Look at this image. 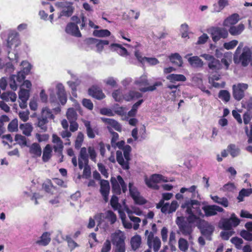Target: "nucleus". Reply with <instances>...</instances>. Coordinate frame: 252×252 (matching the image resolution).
Listing matches in <instances>:
<instances>
[{
    "label": "nucleus",
    "mask_w": 252,
    "mask_h": 252,
    "mask_svg": "<svg viewBox=\"0 0 252 252\" xmlns=\"http://www.w3.org/2000/svg\"><path fill=\"white\" fill-rule=\"evenodd\" d=\"M199 204L200 202L196 200H190L186 202L182 205V207L186 209V213L189 216L187 217H178L176 220V223L179 228L178 233H181L185 236H188L189 240L192 239V234L195 227L194 223L199 219V217L193 212L192 207L197 206Z\"/></svg>",
    "instance_id": "obj_1"
},
{
    "label": "nucleus",
    "mask_w": 252,
    "mask_h": 252,
    "mask_svg": "<svg viewBox=\"0 0 252 252\" xmlns=\"http://www.w3.org/2000/svg\"><path fill=\"white\" fill-rule=\"evenodd\" d=\"M87 149L85 147L81 148L78 157V166L81 170L84 168L83 175L86 178L91 176V167L88 165L89 157L87 152Z\"/></svg>",
    "instance_id": "obj_2"
},
{
    "label": "nucleus",
    "mask_w": 252,
    "mask_h": 252,
    "mask_svg": "<svg viewBox=\"0 0 252 252\" xmlns=\"http://www.w3.org/2000/svg\"><path fill=\"white\" fill-rule=\"evenodd\" d=\"M111 242L114 247V252H126V236L124 233L119 230L111 235Z\"/></svg>",
    "instance_id": "obj_3"
},
{
    "label": "nucleus",
    "mask_w": 252,
    "mask_h": 252,
    "mask_svg": "<svg viewBox=\"0 0 252 252\" xmlns=\"http://www.w3.org/2000/svg\"><path fill=\"white\" fill-rule=\"evenodd\" d=\"M122 150L126 160H124L122 152L121 151L116 152V159L123 169L128 170L129 169V162L130 160V153L131 151V148L129 145H126Z\"/></svg>",
    "instance_id": "obj_4"
},
{
    "label": "nucleus",
    "mask_w": 252,
    "mask_h": 252,
    "mask_svg": "<svg viewBox=\"0 0 252 252\" xmlns=\"http://www.w3.org/2000/svg\"><path fill=\"white\" fill-rule=\"evenodd\" d=\"M112 185V192L117 195H120L121 193V190L124 193L127 190V186L124 179L120 175H118L117 178L112 177L110 179Z\"/></svg>",
    "instance_id": "obj_5"
},
{
    "label": "nucleus",
    "mask_w": 252,
    "mask_h": 252,
    "mask_svg": "<svg viewBox=\"0 0 252 252\" xmlns=\"http://www.w3.org/2000/svg\"><path fill=\"white\" fill-rule=\"evenodd\" d=\"M73 22L68 23L65 29V32L69 34L77 37H81L82 34L79 31L78 24L80 23L79 17L73 15L71 18Z\"/></svg>",
    "instance_id": "obj_6"
},
{
    "label": "nucleus",
    "mask_w": 252,
    "mask_h": 252,
    "mask_svg": "<svg viewBox=\"0 0 252 252\" xmlns=\"http://www.w3.org/2000/svg\"><path fill=\"white\" fill-rule=\"evenodd\" d=\"M211 34L213 41L217 42L221 38H227L228 32L224 27H214L211 29Z\"/></svg>",
    "instance_id": "obj_7"
},
{
    "label": "nucleus",
    "mask_w": 252,
    "mask_h": 252,
    "mask_svg": "<svg viewBox=\"0 0 252 252\" xmlns=\"http://www.w3.org/2000/svg\"><path fill=\"white\" fill-rule=\"evenodd\" d=\"M145 184L149 188L155 189H158L159 187L157 185V183H160L161 181L163 182H167L168 181L167 179L162 175L154 174L151 175L149 179H148L147 177H146L145 179Z\"/></svg>",
    "instance_id": "obj_8"
},
{
    "label": "nucleus",
    "mask_w": 252,
    "mask_h": 252,
    "mask_svg": "<svg viewBox=\"0 0 252 252\" xmlns=\"http://www.w3.org/2000/svg\"><path fill=\"white\" fill-rule=\"evenodd\" d=\"M208 62V66L210 70L213 72H217L221 68V65L220 61L216 59L213 56L208 54H204L201 55Z\"/></svg>",
    "instance_id": "obj_9"
},
{
    "label": "nucleus",
    "mask_w": 252,
    "mask_h": 252,
    "mask_svg": "<svg viewBox=\"0 0 252 252\" xmlns=\"http://www.w3.org/2000/svg\"><path fill=\"white\" fill-rule=\"evenodd\" d=\"M239 61L243 66H247L250 63L252 65V47H245L239 57Z\"/></svg>",
    "instance_id": "obj_10"
},
{
    "label": "nucleus",
    "mask_w": 252,
    "mask_h": 252,
    "mask_svg": "<svg viewBox=\"0 0 252 252\" xmlns=\"http://www.w3.org/2000/svg\"><path fill=\"white\" fill-rule=\"evenodd\" d=\"M248 88L247 84L239 83L233 86V96L237 100H241L245 96V91Z\"/></svg>",
    "instance_id": "obj_11"
},
{
    "label": "nucleus",
    "mask_w": 252,
    "mask_h": 252,
    "mask_svg": "<svg viewBox=\"0 0 252 252\" xmlns=\"http://www.w3.org/2000/svg\"><path fill=\"white\" fill-rule=\"evenodd\" d=\"M128 188L130 195L136 204L143 205L146 203V200L140 196L139 192L137 188L133 186L132 182L129 183Z\"/></svg>",
    "instance_id": "obj_12"
},
{
    "label": "nucleus",
    "mask_w": 252,
    "mask_h": 252,
    "mask_svg": "<svg viewBox=\"0 0 252 252\" xmlns=\"http://www.w3.org/2000/svg\"><path fill=\"white\" fill-rule=\"evenodd\" d=\"M110 187L108 180H101L100 182V193H101L105 202H107L109 200Z\"/></svg>",
    "instance_id": "obj_13"
},
{
    "label": "nucleus",
    "mask_w": 252,
    "mask_h": 252,
    "mask_svg": "<svg viewBox=\"0 0 252 252\" xmlns=\"http://www.w3.org/2000/svg\"><path fill=\"white\" fill-rule=\"evenodd\" d=\"M200 229L201 234L206 237V238L210 240L211 236L214 231V227L205 220L202 221V223L200 226Z\"/></svg>",
    "instance_id": "obj_14"
},
{
    "label": "nucleus",
    "mask_w": 252,
    "mask_h": 252,
    "mask_svg": "<svg viewBox=\"0 0 252 252\" xmlns=\"http://www.w3.org/2000/svg\"><path fill=\"white\" fill-rule=\"evenodd\" d=\"M202 210L206 217H211L217 214L218 212H222L224 209L216 205H206L202 207Z\"/></svg>",
    "instance_id": "obj_15"
},
{
    "label": "nucleus",
    "mask_w": 252,
    "mask_h": 252,
    "mask_svg": "<svg viewBox=\"0 0 252 252\" xmlns=\"http://www.w3.org/2000/svg\"><path fill=\"white\" fill-rule=\"evenodd\" d=\"M28 147L29 148V153L32 158H37L41 156L42 149L39 143L35 142Z\"/></svg>",
    "instance_id": "obj_16"
},
{
    "label": "nucleus",
    "mask_w": 252,
    "mask_h": 252,
    "mask_svg": "<svg viewBox=\"0 0 252 252\" xmlns=\"http://www.w3.org/2000/svg\"><path fill=\"white\" fill-rule=\"evenodd\" d=\"M20 44L19 35L16 32L10 33L7 38V46L9 48H11L12 46L17 47Z\"/></svg>",
    "instance_id": "obj_17"
},
{
    "label": "nucleus",
    "mask_w": 252,
    "mask_h": 252,
    "mask_svg": "<svg viewBox=\"0 0 252 252\" xmlns=\"http://www.w3.org/2000/svg\"><path fill=\"white\" fill-rule=\"evenodd\" d=\"M88 93L90 95L98 100H101L105 97V95L102 90L96 86H92L90 88Z\"/></svg>",
    "instance_id": "obj_18"
},
{
    "label": "nucleus",
    "mask_w": 252,
    "mask_h": 252,
    "mask_svg": "<svg viewBox=\"0 0 252 252\" xmlns=\"http://www.w3.org/2000/svg\"><path fill=\"white\" fill-rule=\"evenodd\" d=\"M52 142L56 144V145L53 146V149L55 152L58 153L59 154L62 155L63 149V145L62 140L57 135L54 134L52 136Z\"/></svg>",
    "instance_id": "obj_19"
},
{
    "label": "nucleus",
    "mask_w": 252,
    "mask_h": 252,
    "mask_svg": "<svg viewBox=\"0 0 252 252\" xmlns=\"http://www.w3.org/2000/svg\"><path fill=\"white\" fill-rule=\"evenodd\" d=\"M57 94L58 98L62 105H64L67 101V95L64 86L62 84H59L57 86Z\"/></svg>",
    "instance_id": "obj_20"
},
{
    "label": "nucleus",
    "mask_w": 252,
    "mask_h": 252,
    "mask_svg": "<svg viewBox=\"0 0 252 252\" xmlns=\"http://www.w3.org/2000/svg\"><path fill=\"white\" fill-rule=\"evenodd\" d=\"M101 120L104 123L108 125L107 126H110L112 129L114 128L118 132L122 131V126L117 121L112 119L105 118H102Z\"/></svg>",
    "instance_id": "obj_21"
},
{
    "label": "nucleus",
    "mask_w": 252,
    "mask_h": 252,
    "mask_svg": "<svg viewBox=\"0 0 252 252\" xmlns=\"http://www.w3.org/2000/svg\"><path fill=\"white\" fill-rule=\"evenodd\" d=\"M239 15L237 13H234L226 18L223 22V26L226 27H230L235 25L239 20Z\"/></svg>",
    "instance_id": "obj_22"
},
{
    "label": "nucleus",
    "mask_w": 252,
    "mask_h": 252,
    "mask_svg": "<svg viewBox=\"0 0 252 252\" xmlns=\"http://www.w3.org/2000/svg\"><path fill=\"white\" fill-rule=\"evenodd\" d=\"M42 188L46 192L51 194H53L54 191L57 189L56 187L53 185L52 181L49 179H46L42 183Z\"/></svg>",
    "instance_id": "obj_23"
},
{
    "label": "nucleus",
    "mask_w": 252,
    "mask_h": 252,
    "mask_svg": "<svg viewBox=\"0 0 252 252\" xmlns=\"http://www.w3.org/2000/svg\"><path fill=\"white\" fill-rule=\"evenodd\" d=\"M245 29L243 24L240 23L237 26H232L229 27L228 32L231 35L237 36L240 34Z\"/></svg>",
    "instance_id": "obj_24"
},
{
    "label": "nucleus",
    "mask_w": 252,
    "mask_h": 252,
    "mask_svg": "<svg viewBox=\"0 0 252 252\" xmlns=\"http://www.w3.org/2000/svg\"><path fill=\"white\" fill-rule=\"evenodd\" d=\"M51 234L48 232H44L40 236V239L36 242V243L40 246H46L51 241Z\"/></svg>",
    "instance_id": "obj_25"
},
{
    "label": "nucleus",
    "mask_w": 252,
    "mask_h": 252,
    "mask_svg": "<svg viewBox=\"0 0 252 252\" xmlns=\"http://www.w3.org/2000/svg\"><path fill=\"white\" fill-rule=\"evenodd\" d=\"M142 96V94L138 92L130 91L127 94H125L123 97L126 101H130L133 99L141 98Z\"/></svg>",
    "instance_id": "obj_26"
},
{
    "label": "nucleus",
    "mask_w": 252,
    "mask_h": 252,
    "mask_svg": "<svg viewBox=\"0 0 252 252\" xmlns=\"http://www.w3.org/2000/svg\"><path fill=\"white\" fill-rule=\"evenodd\" d=\"M52 148L50 144H47L43 149L42 160L46 162L49 160L52 157Z\"/></svg>",
    "instance_id": "obj_27"
},
{
    "label": "nucleus",
    "mask_w": 252,
    "mask_h": 252,
    "mask_svg": "<svg viewBox=\"0 0 252 252\" xmlns=\"http://www.w3.org/2000/svg\"><path fill=\"white\" fill-rule=\"evenodd\" d=\"M111 47L112 49L117 51L121 56H126L128 54L126 49L119 44L112 43L111 44Z\"/></svg>",
    "instance_id": "obj_28"
},
{
    "label": "nucleus",
    "mask_w": 252,
    "mask_h": 252,
    "mask_svg": "<svg viewBox=\"0 0 252 252\" xmlns=\"http://www.w3.org/2000/svg\"><path fill=\"white\" fill-rule=\"evenodd\" d=\"M228 5L229 1L228 0H218V3H215L213 5V11L215 12H220Z\"/></svg>",
    "instance_id": "obj_29"
},
{
    "label": "nucleus",
    "mask_w": 252,
    "mask_h": 252,
    "mask_svg": "<svg viewBox=\"0 0 252 252\" xmlns=\"http://www.w3.org/2000/svg\"><path fill=\"white\" fill-rule=\"evenodd\" d=\"M141 244V238L139 235H135L133 236L130 240V245L131 249L133 251H136L140 246Z\"/></svg>",
    "instance_id": "obj_30"
},
{
    "label": "nucleus",
    "mask_w": 252,
    "mask_h": 252,
    "mask_svg": "<svg viewBox=\"0 0 252 252\" xmlns=\"http://www.w3.org/2000/svg\"><path fill=\"white\" fill-rule=\"evenodd\" d=\"M19 128L22 130L23 134L27 136L31 135L33 129L32 125L30 123L21 124L20 125Z\"/></svg>",
    "instance_id": "obj_31"
},
{
    "label": "nucleus",
    "mask_w": 252,
    "mask_h": 252,
    "mask_svg": "<svg viewBox=\"0 0 252 252\" xmlns=\"http://www.w3.org/2000/svg\"><path fill=\"white\" fill-rule=\"evenodd\" d=\"M189 64L194 67H201L203 62L198 56H193L188 59Z\"/></svg>",
    "instance_id": "obj_32"
},
{
    "label": "nucleus",
    "mask_w": 252,
    "mask_h": 252,
    "mask_svg": "<svg viewBox=\"0 0 252 252\" xmlns=\"http://www.w3.org/2000/svg\"><path fill=\"white\" fill-rule=\"evenodd\" d=\"M170 62L178 66H181L183 64L182 57L178 53L172 54L169 57Z\"/></svg>",
    "instance_id": "obj_33"
},
{
    "label": "nucleus",
    "mask_w": 252,
    "mask_h": 252,
    "mask_svg": "<svg viewBox=\"0 0 252 252\" xmlns=\"http://www.w3.org/2000/svg\"><path fill=\"white\" fill-rule=\"evenodd\" d=\"M166 79L172 83L175 81L184 82L187 80L185 75L177 74H170L166 77Z\"/></svg>",
    "instance_id": "obj_34"
},
{
    "label": "nucleus",
    "mask_w": 252,
    "mask_h": 252,
    "mask_svg": "<svg viewBox=\"0 0 252 252\" xmlns=\"http://www.w3.org/2000/svg\"><path fill=\"white\" fill-rule=\"evenodd\" d=\"M84 125L86 127V133L88 137L91 139L94 138L95 136L96 131L92 127L90 122L85 121Z\"/></svg>",
    "instance_id": "obj_35"
},
{
    "label": "nucleus",
    "mask_w": 252,
    "mask_h": 252,
    "mask_svg": "<svg viewBox=\"0 0 252 252\" xmlns=\"http://www.w3.org/2000/svg\"><path fill=\"white\" fill-rule=\"evenodd\" d=\"M0 98L4 100H10L12 102H14L16 100L17 95L14 92H7L2 93L0 95Z\"/></svg>",
    "instance_id": "obj_36"
},
{
    "label": "nucleus",
    "mask_w": 252,
    "mask_h": 252,
    "mask_svg": "<svg viewBox=\"0 0 252 252\" xmlns=\"http://www.w3.org/2000/svg\"><path fill=\"white\" fill-rule=\"evenodd\" d=\"M66 116L69 122L76 121L77 114L73 108H70L67 109Z\"/></svg>",
    "instance_id": "obj_37"
},
{
    "label": "nucleus",
    "mask_w": 252,
    "mask_h": 252,
    "mask_svg": "<svg viewBox=\"0 0 252 252\" xmlns=\"http://www.w3.org/2000/svg\"><path fill=\"white\" fill-rule=\"evenodd\" d=\"M189 247V244L188 241L184 238H180L178 240V248L179 250L183 252H186Z\"/></svg>",
    "instance_id": "obj_38"
},
{
    "label": "nucleus",
    "mask_w": 252,
    "mask_h": 252,
    "mask_svg": "<svg viewBox=\"0 0 252 252\" xmlns=\"http://www.w3.org/2000/svg\"><path fill=\"white\" fill-rule=\"evenodd\" d=\"M15 141L19 144L21 147H28L27 140L25 136L21 134H17L15 136Z\"/></svg>",
    "instance_id": "obj_39"
},
{
    "label": "nucleus",
    "mask_w": 252,
    "mask_h": 252,
    "mask_svg": "<svg viewBox=\"0 0 252 252\" xmlns=\"http://www.w3.org/2000/svg\"><path fill=\"white\" fill-rule=\"evenodd\" d=\"M227 150L233 157L238 156L240 153V149L235 144H230L227 146Z\"/></svg>",
    "instance_id": "obj_40"
},
{
    "label": "nucleus",
    "mask_w": 252,
    "mask_h": 252,
    "mask_svg": "<svg viewBox=\"0 0 252 252\" xmlns=\"http://www.w3.org/2000/svg\"><path fill=\"white\" fill-rule=\"evenodd\" d=\"M40 117L47 120H48V119H54L55 118V116L52 114V111L47 107L43 108Z\"/></svg>",
    "instance_id": "obj_41"
},
{
    "label": "nucleus",
    "mask_w": 252,
    "mask_h": 252,
    "mask_svg": "<svg viewBox=\"0 0 252 252\" xmlns=\"http://www.w3.org/2000/svg\"><path fill=\"white\" fill-rule=\"evenodd\" d=\"M212 199L215 202L220 204L224 207L228 206L229 202L228 199L225 197L220 198L217 195H215L212 196Z\"/></svg>",
    "instance_id": "obj_42"
},
{
    "label": "nucleus",
    "mask_w": 252,
    "mask_h": 252,
    "mask_svg": "<svg viewBox=\"0 0 252 252\" xmlns=\"http://www.w3.org/2000/svg\"><path fill=\"white\" fill-rule=\"evenodd\" d=\"M134 84L139 87H146L148 86L149 82L147 76L146 75H142L135 80Z\"/></svg>",
    "instance_id": "obj_43"
},
{
    "label": "nucleus",
    "mask_w": 252,
    "mask_h": 252,
    "mask_svg": "<svg viewBox=\"0 0 252 252\" xmlns=\"http://www.w3.org/2000/svg\"><path fill=\"white\" fill-rule=\"evenodd\" d=\"M218 97L223 101L227 102L230 100V94L228 91L221 90L219 93Z\"/></svg>",
    "instance_id": "obj_44"
},
{
    "label": "nucleus",
    "mask_w": 252,
    "mask_h": 252,
    "mask_svg": "<svg viewBox=\"0 0 252 252\" xmlns=\"http://www.w3.org/2000/svg\"><path fill=\"white\" fill-rule=\"evenodd\" d=\"M111 34L110 32L108 30H95L93 32V35L96 37H107Z\"/></svg>",
    "instance_id": "obj_45"
},
{
    "label": "nucleus",
    "mask_w": 252,
    "mask_h": 252,
    "mask_svg": "<svg viewBox=\"0 0 252 252\" xmlns=\"http://www.w3.org/2000/svg\"><path fill=\"white\" fill-rule=\"evenodd\" d=\"M8 130L9 132H17L18 130V122L17 119L12 120L8 124L7 126Z\"/></svg>",
    "instance_id": "obj_46"
},
{
    "label": "nucleus",
    "mask_w": 252,
    "mask_h": 252,
    "mask_svg": "<svg viewBox=\"0 0 252 252\" xmlns=\"http://www.w3.org/2000/svg\"><path fill=\"white\" fill-rule=\"evenodd\" d=\"M84 136L82 132H79L75 141L74 147L76 149H79L84 141Z\"/></svg>",
    "instance_id": "obj_47"
},
{
    "label": "nucleus",
    "mask_w": 252,
    "mask_h": 252,
    "mask_svg": "<svg viewBox=\"0 0 252 252\" xmlns=\"http://www.w3.org/2000/svg\"><path fill=\"white\" fill-rule=\"evenodd\" d=\"M162 85L160 81L155 82L153 86L147 87H143L139 89L140 92L145 93L148 91H154L156 90L157 87L160 86Z\"/></svg>",
    "instance_id": "obj_48"
},
{
    "label": "nucleus",
    "mask_w": 252,
    "mask_h": 252,
    "mask_svg": "<svg viewBox=\"0 0 252 252\" xmlns=\"http://www.w3.org/2000/svg\"><path fill=\"white\" fill-rule=\"evenodd\" d=\"M48 120L44 119L41 117L38 118L37 126L42 130L43 131H46L47 129V124Z\"/></svg>",
    "instance_id": "obj_49"
},
{
    "label": "nucleus",
    "mask_w": 252,
    "mask_h": 252,
    "mask_svg": "<svg viewBox=\"0 0 252 252\" xmlns=\"http://www.w3.org/2000/svg\"><path fill=\"white\" fill-rule=\"evenodd\" d=\"M109 43V41L107 40L97 39V41L96 42L95 44V46L97 48V51L98 52H101L104 48V46L108 45Z\"/></svg>",
    "instance_id": "obj_50"
},
{
    "label": "nucleus",
    "mask_w": 252,
    "mask_h": 252,
    "mask_svg": "<svg viewBox=\"0 0 252 252\" xmlns=\"http://www.w3.org/2000/svg\"><path fill=\"white\" fill-rule=\"evenodd\" d=\"M154 233L153 232H149L148 230H146L145 232V235L147 236V245L150 249L152 248V244L154 237Z\"/></svg>",
    "instance_id": "obj_51"
},
{
    "label": "nucleus",
    "mask_w": 252,
    "mask_h": 252,
    "mask_svg": "<svg viewBox=\"0 0 252 252\" xmlns=\"http://www.w3.org/2000/svg\"><path fill=\"white\" fill-rule=\"evenodd\" d=\"M8 121H9V119L7 116L3 115L0 116V136L4 132V128L3 127L4 122Z\"/></svg>",
    "instance_id": "obj_52"
},
{
    "label": "nucleus",
    "mask_w": 252,
    "mask_h": 252,
    "mask_svg": "<svg viewBox=\"0 0 252 252\" xmlns=\"http://www.w3.org/2000/svg\"><path fill=\"white\" fill-rule=\"evenodd\" d=\"M107 128L112 135V138L111 140V145L112 146H114V143H115L119 139V134L118 133L114 131L110 126H107Z\"/></svg>",
    "instance_id": "obj_53"
},
{
    "label": "nucleus",
    "mask_w": 252,
    "mask_h": 252,
    "mask_svg": "<svg viewBox=\"0 0 252 252\" xmlns=\"http://www.w3.org/2000/svg\"><path fill=\"white\" fill-rule=\"evenodd\" d=\"M238 43V40L234 39L228 42H225L223 46L226 50H231L234 49L237 45Z\"/></svg>",
    "instance_id": "obj_54"
},
{
    "label": "nucleus",
    "mask_w": 252,
    "mask_h": 252,
    "mask_svg": "<svg viewBox=\"0 0 252 252\" xmlns=\"http://www.w3.org/2000/svg\"><path fill=\"white\" fill-rule=\"evenodd\" d=\"M110 205L114 210H116L120 206L119 203L118 198L117 196L113 195L110 200Z\"/></svg>",
    "instance_id": "obj_55"
},
{
    "label": "nucleus",
    "mask_w": 252,
    "mask_h": 252,
    "mask_svg": "<svg viewBox=\"0 0 252 252\" xmlns=\"http://www.w3.org/2000/svg\"><path fill=\"white\" fill-rule=\"evenodd\" d=\"M30 91L24 89H21L19 93V99H29Z\"/></svg>",
    "instance_id": "obj_56"
},
{
    "label": "nucleus",
    "mask_w": 252,
    "mask_h": 252,
    "mask_svg": "<svg viewBox=\"0 0 252 252\" xmlns=\"http://www.w3.org/2000/svg\"><path fill=\"white\" fill-rule=\"evenodd\" d=\"M88 151L89 153L88 156H89L90 159L92 161L95 162L97 154L94 147L92 146L88 147Z\"/></svg>",
    "instance_id": "obj_57"
},
{
    "label": "nucleus",
    "mask_w": 252,
    "mask_h": 252,
    "mask_svg": "<svg viewBox=\"0 0 252 252\" xmlns=\"http://www.w3.org/2000/svg\"><path fill=\"white\" fill-rule=\"evenodd\" d=\"M152 246L154 252H158L161 247V241L159 238L156 237L153 241Z\"/></svg>",
    "instance_id": "obj_58"
},
{
    "label": "nucleus",
    "mask_w": 252,
    "mask_h": 252,
    "mask_svg": "<svg viewBox=\"0 0 252 252\" xmlns=\"http://www.w3.org/2000/svg\"><path fill=\"white\" fill-rule=\"evenodd\" d=\"M106 218L110 220L111 224L114 223L117 220L116 214L111 210H109L107 212Z\"/></svg>",
    "instance_id": "obj_59"
},
{
    "label": "nucleus",
    "mask_w": 252,
    "mask_h": 252,
    "mask_svg": "<svg viewBox=\"0 0 252 252\" xmlns=\"http://www.w3.org/2000/svg\"><path fill=\"white\" fill-rule=\"evenodd\" d=\"M241 236L245 240L251 241H252V233L250 231L243 230L240 232Z\"/></svg>",
    "instance_id": "obj_60"
},
{
    "label": "nucleus",
    "mask_w": 252,
    "mask_h": 252,
    "mask_svg": "<svg viewBox=\"0 0 252 252\" xmlns=\"http://www.w3.org/2000/svg\"><path fill=\"white\" fill-rule=\"evenodd\" d=\"M97 167L98 170L104 176L105 178H107L109 176L108 170L105 166L101 163H97Z\"/></svg>",
    "instance_id": "obj_61"
},
{
    "label": "nucleus",
    "mask_w": 252,
    "mask_h": 252,
    "mask_svg": "<svg viewBox=\"0 0 252 252\" xmlns=\"http://www.w3.org/2000/svg\"><path fill=\"white\" fill-rule=\"evenodd\" d=\"M26 74L24 71H19L17 73V75H15L16 81L19 83L18 85H21L25 81Z\"/></svg>",
    "instance_id": "obj_62"
},
{
    "label": "nucleus",
    "mask_w": 252,
    "mask_h": 252,
    "mask_svg": "<svg viewBox=\"0 0 252 252\" xmlns=\"http://www.w3.org/2000/svg\"><path fill=\"white\" fill-rule=\"evenodd\" d=\"M232 225L229 219H224L222 221V228L225 230H230Z\"/></svg>",
    "instance_id": "obj_63"
},
{
    "label": "nucleus",
    "mask_w": 252,
    "mask_h": 252,
    "mask_svg": "<svg viewBox=\"0 0 252 252\" xmlns=\"http://www.w3.org/2000/svg\"><path fill=\"white\" fill-rule=\"evenodd\" d=\"M111 248V242L109 240H107L104 242L101 248V252H109L110 251Z\"/></svg>",
    "instance_id": "obj_64"
}]
</instances>
